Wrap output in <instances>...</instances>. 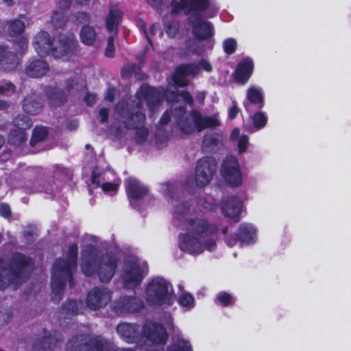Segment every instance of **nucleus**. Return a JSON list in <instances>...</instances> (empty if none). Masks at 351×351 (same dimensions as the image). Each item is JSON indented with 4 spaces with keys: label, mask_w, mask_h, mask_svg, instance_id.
Returning a JSON list of instances; mask_svg holds the SVG:
<instances>
[{
    "label": "nucleus",
    "mask_w": 351,
    "mask_h": 351,
    "mask_svg": "<svg viewBox=\"0 0 351 351\" xmlns=\"http://www.w3.org/2000/svg\"><path fill=\"white\" fill-rule=\"evenodd\" d=\"M13 122L14 126L22 131L29 129L32 126L31 119L25 115H19Z\"/></svg>",
    "instance_id": "a19ab883"
},
{
    "label": "nucleus",
    "mask_w": 351,
    "mask_h": 351,
    "mask_svg": "<svg viewBox=\"0 0 351 351\" xmlns=\"http://www.w3.org/2000/svg\"><path fill=\"white\" fill-rule=\"evenodd\" d=\"M217 141L212 134H207L204 138L203 145L204 147H212Z\"/></svg>",
    "instance_id": "3c124183"
},
{
    "label": "nucleus",
    "mask_w": 351,
    "mask_h": 351,
    "mask_svg": "<svg viewBox=\"0 0 351 351\" xmlns=\"http://www.w3.org/2000/svg\"><path fill=\"white\" fill-rule=\"evenodd\" d=\"M178 301L179 304L183 307L188 308L189 309L194 307V304H195L194 298L191 294H190L187 292L182 293L179 296Z\"/></svg>",
    "instance_id": "79ce46f5"
},
{
    "label": "nucleus",
    "mask_w": 351,
    "mask_h": 351,
    "mask_svg": "<svg viewBox=\"0 0 351 351\" xmlns=\"http://www.w3.org/2000/svg\"><path fill=\"white\" fill-rule=\"evenodd\" d=\"M19 64L17 56L8 47L0 46V66L5 71H12Z\"/></svg>",
    "instance_id": "b1692460"
},
{
    "label": "nucleus",
    "mask_w": 351,
    "mask_h": 351,
    "mask_svg": "<svg viewBox=\"0 0 351 351\" xmlns=\"http://www.w3.org/2000/svg\"><path fill=\"white\" fill-rule=\"evenodd\" d=\"M217 162L212 157H204L197 162L195 181L199 187L207 185L216 171Z\"/></svg>",
    "instance_id": "9d476101"
},
{
    "label": "nucleus",
    "mask_w": 351,
    "mask_h": 351,
    "mask_svg": "<svg viewBox=\"0 0 351 351\" xmlns=\"http://www.w3.org/2000/svg\"><path fill=\"white\" fill-rule=\"evenodd\" d=\"M159 31H160L159 24L155 23V24L152 25L150 29H149V33L151 35L154 36L156 34V33L157 32H159Z\"/></svg>",
    "instance_id": "052dcab7"
},
{
    "label": "nucleus",
    "mask_w": 351,
    "mask_h": 351,
    "mask_svg": "<svg viewBox=\"0 0 351 351\" xmlns=\"http://www.w3.org/2000/svg\"><path fill=\"white\" fill-rule=\"evenodd\" d=\"M104 178L95 170L93 171L92 184L96 186H101L105 192L114 191L117 189L118 185L111 182H104Z\"/></svg>",
    "instance_id": "473e14b6"
},
{
    "label": "nucleus",
    "mask_w": 351,
    "mask_h": 351,
    "mask_svg": "<svg viewBox=\"0 0 351 351\" xmlns=\"http://www.w3.org/2000/svg\"><path fill=\"white\" fill-rule=\"evenodd\" d=\"M241 206V200L232 196L224 199L221 205V211L226 217L235 219L239 215Z\"/></svg>",
    "instance_id": "5701e85b"
},
{
    "label": "nucleus",
    "mask_w": 351,
    "mask_h": 351,
    "mask_svg": "<svg viewBox=\"0 0 351 351\" xmlns=\"http://www.w3.org/2000/svg\"><path fill=\"white\" fill-rule=\"evenodd\" d=\"M199 68L197 64H186L180 66L173 75V81L177 86H185L188 84L186 77L195 76L199 73Z\"/></svg>",
    "instance_id": "6ab92c4d"
},
{
    "label": "nucleus",
    "mask_w": 351,
    "mask_h": 351,
    "mask_svg": "<svg viewBox=\"0 0 351 351\" xmlns=\"http://www.w3.org/2000/svg\"><path fill=\"white\" fill-rule=\"evenodd\" d=\"M62 337L53 332V334L44 331V335L32 346V351H57L60 348Z\"/></svg>",
    "instance_id": "dca6fc26"
},
{
    "label": "nucleus",
    "mask_w": 351,
    "mask_h": 351,
    "mask_svg": "<svg viewBox=\"0 0 351 351\" xmlns=\"http://www.w3.org/2000/svg\"><path fill=\"white\" fill-rule=\"evenodd\" d=\"M16 91V86L8 81H0V95L10 96Z\"/></svg>",
    "instance_id": "37998d69"
},
{
    "label": "nucleus",
    "mask_w": 351,
    "mask_h": 351,
    "mask_svg": "<svg viewBox=\"0 0 351 351\" xmlns=\"http://www.w3.org/2000/svg\"><path fill=\"white\" fill-rule=\"evenodd\" d=\"M232 300L231 295L226 292L219 293L217 295L219 302L225 306L230 305Z\"/></svg>",
    "instance_id": "de8ad7c7"
},
{
    "label": "nucleus",
    "mask_w": 351,
    "mask_h": 351,
    "mask_svg": "<svg viewBox=\"0 0 351 351\" xmlns=\"http://www.w3.org/2000/svg\"><path fill=\"white\" fill-rule=\"evenodd\" d=\"M42 107L41 98L34 93L27 96L23 104L24 111L29 114H36L40 111Z\"/></svg>",
    "instance_id": "bb28decb"
},
{
    "label": "nucleus",
    "mask_w": 351,
    "mask_h": 351,
    "mask_svg": "<svg viewBox=\"0 0 351 351\" xmlns=\"http://www.w3.org/2000/svg\"><path fill=\"white\" fill-rule=\"evenodd\" d=\"M3 2L8 6H11L14 3V0H3Z\"/></svg>",
    "instance_id": "774afa93"
},
{
    "label": "nucleus",
    "mask_w": 351,
    "mask_h": 351,
    "mask_svg": "<svg viewBox=\"0 0 351 351\" xmlns=\"http://www.w3.org/2000/svg\"><path fill=\"white\" fill-rule=\"evenodd\" d=\"M11 215V210L9 205L6 204H0V215L3 217H9Z\"/></svg>",
    "instance_id": "603ef678"
},
{
    "label": "nucleus",
    "mask_w": 351,
    "mask_h": 351,
    "mask_svg": "<svg viewBox=\"0 0 351 351\" xmlns=\"http://www.w3.org/2000/svg\"><path fill=\"white\" fill-rule=\"evenodd\" d=\"M99 116L100 118V121L101 123L106 122L108 121V110L104 108H101L99 110Z\"/></svg>",
    "instance_id": "6e6d98bb"
},
{
    "label": "nucleus",
    "mask_w": 351,
    "mask_h": 351,
    "mask_svg": "<svg viewBox=\"0 0 351 351\" xmlns=\"http://www.w3.org/2000/svg\"><path fill=\"white\" fill-rule=\"evenodd\" d=\"M32 44L36 52L40 56H46L51 54L53 40L47 32L44 31L38 32L34 36Z\"/></svg>",
    "instance_id": "aec40b11"
},
{
    "label": "nucleus",
    "mask_w": 351,
    "mask_h": 351,
    "mask_svg": "<svg viewBox=\"0 0 351 351\" xmlns=\"http://www.w3.org/2000/svg\"><path fill=\"white\" fill-rule=\"evenodd\" d=\"M96 337H90L86 332H77L68 340L66 351H90L91 341Z\"/></svg>",
    "instance_id": "f3484780"
},
{
    "label": "nucleus",
    "mask_w": 351,
    "mask_h": 351,
    "mask_svg": "<svg viewBox=\"0 0 351 351\" xmlns=\"http://www.w3.org/2000/svg\"><path fill=\"white\" fill-rule=\"evenodd\" d=\"M82 258V272L86 276L97 274L102 282H108L112 279L117 267V259L115 256L111 254L100 256L93 245L86 246L83 249Z\"/></svg>",
    "instance_id": "7ed1b4c3"
},
{
    "label": "nucleus",
    "mask_w": 351,
    "mask_h": 351,
    "mask_svg": "<svg viewBox=\"0 0 351 351\" xmlns=\"http://www.w3.org/2000/svg\"><path fill=\"white\" fill-rule=\"evenodd\" d=\"M115 53L114 49V36H111L108 38L107 45L105 49L104 54L106 57L112 58Z\"/></svg>",
    "instance_id": "49530a36"
},
{
    "label": "nucleus",
    "mask_w": 351,
    "mask_h": 351,
    "mask_svg": "<svg viewBox=\"0 0 351 351\" xmlns=\"http://www.w3.org/2000/svg\"><path fill=\"white\" fill-rule=\"evenodd\" d=\"M147 273L148 265L145 261L138 258H130L123 263L120 277L125 289H133L141 284Z\"/></svg>",
    "instance_id": "0eeeda50"
},
{
    "label": "nucleus",
    "mask_w": 351,
    "mask_h": 351,
    "mask_svg": "<svg viewBox=\"0 0 351 351\" xmlns=\"http://www.w3.org/2000/svg\"><path fill=\"white\" fill-rule=\"evenodd\" d=\"M49 71L48 63L42 59H36L29 61L25 69L26 74L34 78H38L45 75Z\"/></svg>",
    "instance_id": "4be33fe9"
},
{
    "label": "nucleus",
    "mask_w": 351,
    "mask_h": 351,
    "mask_svg": "<svg viewBox=\"0 0 351 351\" xmlns=\"http://www.w3.org/2000/svg\"><path fill=\"white\" fill-rule=\"evenodd\" d=\"M47 136V130L45 127H36L33 130L30 143L32 146L37 143L43 141Z\"/></svg>",
    "instance_id": "ea45409f"
},
{
    "label": "nucleus",
    "mask_w": 351,
    "mask_h": 351,
    "mask_svg": "<svg viewBox=\"0 0 351 351\" xmlns=\"http://www.w3.org/2000/svg\"><path fill=\"white\" fill-rule=\"evenodd\" d=\"M84 87V82L81 81L80 82H77L76 78L69 80L66 82V91L69 93H72L74 90H82Z\"/></svg>",
    "instance_id": "c03bdc74"
},
{
    "label": "nucleus",
    "mask_w": 351,
    "mask_h": 351,
    "mask_svg": "<svg viewBox=\"0 0 351 351\" xmlns=\"http://www.w3.org/2000/svg\"><path fill=\"white\" fill-rule=\"evenodd\" d=\"M230 139L237 142L239 154H243L247 149L248 145V136L245 134H240V130L234 128L231 133Z\"/></svg>",
    "instance_id": "c9c22d12"
},
{
    "label": "nucleus",
    "mask_w": 351,
    "mask_h": 351,
    "mask_svg": "<svg viewBox=\"0 0 351 351\" xmlns=\"http://www.w3.org/2000/svg\"><path fill=\"white\" fill-rule=\"evenodd\" d=\"M253 69L252 60L249 58L243 59L237 66L235 72L236 80L241 83H246L253 72Z\"/></svg>",
    "instance_id": "393cba45"
},
{
    "label": "nucleus",
    "mask_w": 351,
    "mask_h": 351,
    "mask_svg": "<svg viewBox=\"0 0 351 351\" xmlns=\"http://www.w3.org/2000/svg\"><path fill=\"white\" fill-rule=\"evenodd\" d=\"M171 102V108L167 110L159 121V130L169 123L172 117L175 119L180 131L184 134H191L195 130L201 132L208 128H216L219 121L216 117H204L198 111L193 110L186 113L185 104H192L193 97L185 91L175 93L162 87L154 88L147 85L141 86L135 98L125 104L124 101L119 104L115 109L119 121L123 128H120L117 135H121L125 130H134L137 143L145 142L149 135V130L145 126V116L141 112L143 102L145 101L151 115L158 111L163 99Z\"/></svg>",
    "instance_id": "f257e3e1"
},
{
    "label": "nucleus",
    "mask_w": 351,
    "mask_h": 351,
    "mask_svg": "<svg viewBox=\"0 0 351 351\" xmlns=\"http://www.w3.org/2000/svg\"><path fill=\"white\" fill-rule=\"evenodd\" d=\"M26 140V134L24 131L16 129L12 130L9 135V142L14 145H20Z\"/></svg>",
    "instance_id": "58836bf2"
},
{
    "label": "nucleus",
    "mask_w": 351,
    "mask_h": 351,
    "mask_svg": "<svg viewBox=\"0 0 351 351\" xmlns=\"http://www.w3.org/2000/svg\"><path fill=\"white\" fill-rule=\"evenodd\" d=\"M76 45L74 35H60L53 39L51 55L56 59L67 58L73 54Z\"/></svg>",
    "instance_id": "1a4fd4ad"
},
{
    "label": "nucleus",
    "mask_w": 351,
    "mask_h": 351,
    "mask_svg": "<svg viewBox=\"0 0 351 351\" xmlns=\"http://www.w3.org/2000/svg\"><path fill=\"white\" fill-rule=\"evenodd\" d=\"M247 98L251 104H258L259 108L264 105L263 90L261 88L251 86L247 90Z\"/></svg>",
    "instance_id": "72a5a7b5"
},
{
    "label": "nucleus",
    "mask_w": 351,
    "mask_h": 351,
    "mask_svg": "<svg viewBox=\"0 0 351 351\" xmlns=\"http://www.w3.org/2000/svg\"><path fill=\"white\" fill-rule=\"evenodd\" d=\"M115 90L113 88H108L105 94V99L112 102L114 100Z\"/></svg>",
    "instance_id": "4d7b16f0"
},
{
    "label": "nucleus",
    "mask_w": 351,
    "mask_h": 351,
    "mask_svg": "<svg viewBox=\"0 0 351 351\" xmlns=\"http://www.w3.org/2000/svg\"><path fill=\"white\" fill-rule=\"evenodd\" d=\"M199 68L201 67L202 69L205 70L207 72H210L212 71V66L210 63L206 60H202L199 63Z\"/></svg>",
    "instance_id": "864d4df0"
},
{
    "label": "nucleus",
    "mask_w": 351,
    "mask_h": 351,
    "mask_svg": "<svg viewBox=\"0 0 351 351\" xmlns=\"http://www.w3.org/2000/svg\"><path fill=\"white\" fill-rule=\"evenodd\" d=\"M165 31L170 37H175L178 31V24L176 22L165 24Z\"/></svg>",
    "instance_id": "09e8293b"
},
{
    "label": "nucleus",
    "mask_w": 351,
    "mask_h": 351,
    "mask_svg": "<svg viewBox=\"0 0 351 351\" xmlns=\"http://www.w3.org/2000/svg\"><path fill=\"white\" fill-rule=\"evenodd\" d=\"M8 107V104L3 100L0 99V110H4Z\"/></svg>",
    "instance_id": "69168bd1"
},
{
    "label": "nucleus",
    "mask_w": 351,
    "mask_h": 351,
    "mask_svg": "<svg viewBox=\"0 0 351 351\" xmlns=\"http://www.w3.org/2000/svg\"><path fill=\"white\" fill-rule=\"evenodd\" d=\"M192 25V32L195 38L203 40H212L213 27L210 22L203 21L201 16L193 14L189 19Z\"/></svg>",
    "instance_id": "f8f14e48"
},
{
    "label": "nucleus",
    "mask_w": 351,
    "mask_h": 351,
    "mask_svg": "<svg viewBox=\"0 0 351 351\" xmlns=\"http://www.w3.org/2000/svg\"><path fill=\"white\" fill-rule=\"evenodd\" d=\"M32 260L21 254H15L7 267L4 261L0 258V289L10 285L16 287L23 279L25 271L30 267Z\"/></svg>",
    "instance_id": "423d86ee"
},
{
    "label": "nucleus",
    "mask_w": 351,
    "mask_h": 351,
    "mask_svg": "<svg viewBox=\"0 0 351 351\" xmlns=\"http://www.w3.org/2000/svg\"><path fill=\"white\" fill-rule=\"evenodd\" d=\"M238 112H239V109H238V107L237 106V104H236L235 101H233L232 102V107L230 108V109L229 110V112H228L229 117L230 119L235 118L236 116L238 114Z\"/></svg>",
    "instance_id": "5fc2aeb1"
},
{
    "label": "nucleus",
    "mask_w": 351,
    "mask_h": 351,
    "mask_svg": "<svg viewBox=\"0 0 351 351\" xmlns=\"http://www.w3.org/2000/svg\"><path fill=\"white\" fill-rule=\"evenodd\" d=\"M256 236V230L252 224L243 223L240 226L237 237L243 243L254 242Z\"/></svg>",
    "instance_id": "cd10ccee"
},
{
    "label": "nucleus",
    "mask_w": 351,
    "mask_h": 351,
    "mask_svg": "<svg viewBox=\"0 0 351 351\" xmlns=\"http://www.w3.org/2000/svg\"><path fill=\"white\" fill-rule=\"evenodd\" d=\"M189 210L187 203L176 205L173 218L176 226H183L186 233L179 236V247L189 254L196 255L205 250L215 249L217 227L209 223L202 217L189 218Z\"/></svg>",
    "instance_id": "f03ea898"
},
{
    "label": "nucleus",
    "mask_w": 351,
    "mask_h": 351,
    "mask_svg": "<svg viewBox=\"0 0 351 351\" xmlns=\"http://www.w3.org/2000/svg\"><path fill=\"white\" fill-rule=\"evenodd\" d=\"M85 101L88 105H92L95 101V95L93 94H87Z\"/></svg>",
    "instance_id": "bf43d9fd"
},
{
    "label": "nucleus",
    "mask_w": 351,
    "mask_h": 351,
    "mask_svg": "<svg viewBox=\"0 0 351 351\" xmlns=\"http://www.w3.org/2000/svg\"><path fill=\"white\" fill-rule=\"evenodd\" d=\"M77 245L71 244L68 249L66 258L57 259L53 265L51 276L52 300L59 302L62 297L66 281L73 285L72 275L77 267Z\"/></svg>",
    "instance_id": "20e7f679"
},
{
    "label": "nucleus",
    "mask_w": 351,
    "mask_h": 351,
    "mask_svg": "<svg viewBox=\"0 0 351 351\" xmlns=\"http://www.w3.org/2000/svg\"><path fill=\"white\" fill-rule=\"evenodd\" d=\"M82 43L86 45H93L97 38L95 29L89 25L83 26L80 33Z\"/></svg>",
    "instance_id": "f704fd0d"
},
{
    "label": "nucleus",
    "mask_w": 351,
    "mask_h": 351,
    "mask_svg": "<svg viewBox=\"0 0 351 351\" xmlns=\"http://www.w3.org/2000/svg\"><path fill=\"white\" fill-rule=\"evenodd\" d=\"M59 3L60 10L55 11L51 17V23L55 28H60L65 25L66 21L65 9L69 8L71 0H61Z\"/></svg>",
    "instance_id": "c85d7f7f"
},
{
    "label": "nucleus",
    "mask_w": 351,
    "mask_h": 351,
    "mask_svg": "<svg viewBox=\"0 0 351 351\" xmlns=\"http://www.w3.org/2000/svg\"><path fill=\"white\" fill-rule=\"evenodd\" d=\"M112 293L107 287H99L91 289L86 295V306L93 311L106 307L112 300Z\"/></svg>",
    "instance_id": "9b49d317"
},
{
    "label": "nucleus",
    "mask_w": 351,
    "mask_h": 351,
    "mask_svg": "<svg viewBox=\"0 0 351 351\" xmlns=\"http://www.w3.org/2000/svg\"><path fill=\"white\" fill-rule=\"evenodd\" d=\"M174 191V186L169 183H165L161 185L160 191L165 195H170Z\"/></svg>",
    "instance_id": "8fccbe9b"
},
{
    "label": "nucleus",
    "mask_w": 351,
    "mask_h": 351,
    "mask_svg": "<svg viewBox=\"0 0 351 351\" xmlns=\"http://www.w3.org/2000/svg\"><path fill=\"white\" fill-rule=\"evenodd\" d=\"M8 32L10 35L20 36L14 41L15 49L18 53L23 54L27 48V39L24 36H21L25 30V23L23 21L16 19L7 22Z\"/></svg>",
    "instance_id": "2eb2a0df"
},
{
    "label": "nucleus",
    "mask_w": 351,
    "mask_h": 351,
    "mask_svg": "<svg viewBox=\"0 0 351 351\" xmlns=\"http://www.w3.org/2000/svg\"><path fill=\"white\" fill-rule=\"evenodd\" d=\"M252 121L256 130L263 128L267 123V116L263 112H257L251 117Z\"/></svg>",
    "instance_id": "4c0bfd02"
},
{
    "label": "nucleus",
    "mask_w": 351,
    "mask_h": 351,
    "mask_svg": "<svg viewBox=\"0 0 351 351\" xmlns=\"http://www.w3.org/2000/svg\"><path fill=\"white\" fill-rule=\"evenodd\" d=\"M127 69L130 73H134L136 75L138 68L134 64H130L128 66Z\"/></svg>",
    "instance_id": "e2e57ef3"
},
{
    "label": "nucleus",
    "mask_w": 351,
    "mask_h": 351,
    "mask_svg": "<svg viewBox=\"0 0 351 351\" xmlns=\"http://www.w3.org/2000/svg\"><path fill=\"white\" fill-rule=\"evenodd\" d=\"M78 126V123L77 121H72L67 123V128L69 130H73L76 129Z\"/></svg>",
    "instance_id": "680f3d73"
},
{
    "label": "nucleus",
    "mask_w": 351,
    "mask_h": 351,
    "mask_svg": "<svg viewBox=\"0 0 351 351\" xmlns=\"http://www.w3.org/2000/svg\"><path fill=\"white\" fill-rule=\"evenodd\" d=\"M125 189L131 204L134 200L145 197L149 192L146 186L134 178H130L125 180Z\"/></svg>",
    "instance_id": "412c9836"
},
{
    "label": "nucleus",
    "mask_w": 351,
    "mask_h": 351,
    "mask_svg": "<svg viewBox=\"0 0 351 351\" xmlns=\"http://www.w3.org/2000/svg\"><path fill=\"white\" fill-rule=\"evenodd\" d=\"M49 103L53 106L62 104L66 100V95L63 91L56 87H49L46 91Z\"/></svg>",
    "instance_id": "7c9ffc66"
},
{
    "label": "nucleus",
    "mask_w": 351,
    "mask_h": 351,
    "mask_svg": "<svg viewBox=\"0 0 351 351\" xmlns=\"http://www.w3.org/2000/svg\"><path fill=\"white\" fill-rule=\"evenodd\" d=\"M113 351H135L132 348H117L115 345H114V350Z\"/></svg>",
    "instance_id": "338daca9"
},
{
    "label": "nucleus",
    "mask_w": 351,
    "mask_h": 351,
    "mask_svg": "<svg viewBox=\"0 0 351 351\" xmlns=\"http://www.w3.org/2000/svg\"><path fill=\"white\" fill-rule=\"evenodd\" d=\"M172 12L178 14L184 12L189 14L195 11H204L208 5V0H173L171 1Z\"/></svg>",
    "instance_id": "4468645a"
},
{
    "label": "nucleus",
    "mask_w": 351,
    "mask_h": 351,
    "mask_svg": "<svg viewBox=\"0 0 351 351\" xmlns=\"http://www.w3.org/2000/svg\"><path fill=\"white\" fill-rule=\"evenodd\" d=\"M221 175L224 180L232 186L242 184L243 175L238 160L232 156H227L221 167Z\"/></svg>",
    "instance_id": "6e6552de"
},
{
    "label": "nucleus",
    "mask_w": 351,
    "mask_h": 351,
    "mask_svg": "<svg viewBox=\"0 0 351 351\" xmlns=\"http://www.w3.org/2000/svg\"><path fill=\"white\" fill-rule=\"evenodd\" d=\"M144 307L143 301L134 296L121 297L114 303V308L117 313H134Z\"/></svg>",
    "instance_id": "a211bd4d"
},
{
    "label": "nucleus",
    "mask_w": 351,
    "mask_h": 351,
    "mask_svg": "<svg viewBox=\"0 0 351 351\" xmlns=\"http://www.w3.org/2000/svg\"><path fill=\"white\" fill-rule=\"evenodd\" d=\"M121 19V13L119 10H110L106 18V27L109 31L112 32L119 25Z\"/></svg>",
    "instance_id": "e433bc0d"
},
{
    "label": "nucleus",
    "mask_w": 351,
    "mask_h": 351,
    "mask_svg": "<svg viewBox=\"0 0 351 351\" xmlns=\"http://www.w3.org/2000/svg\"><path fill=\"white\" fill-rule=\"evenodd\" d=\"M83 302L80 301L68 300L64 304L61 316L64 318H69L71 316L77 315L82 308Z\"/></svg>",
    "instance_id": "c756f323"
},
{
    "label": "nucleus",
    "mask_w": 351,
    "mask_h": 351,
    "mask_svg": "<svg viewBox=\"0 0 351 351\" xmlns=\"http://www.w3.org/2000/svg\"><path fill=\"white\" fill-rule=\"evenodd\" d=\"M145 300L152 306H171L176 297L172 284L162 277H154L150 279L145 288Z\"/></svg>",
    "instance_id": "39448f33"
},
{
    "label": "nucleus",
    "mask_w": 351,
    "mask_h": 351,
    "mask_svg": "<svg viewBox=\"0 0 351 351\" xmlns=\"http://www.w3.org/2000/svg\"><path fill=\"white\" fill-rule=\"evenodd\" d=\"M117 332L121 339L129 343L141 346L142 327L129 323H121L117 326Z\"/></svg>",
    "instance_id": "ddd939ff"
},
{
    "label": "nucleus",
    "mask_w": 351,
    "mask_h": 351,
    "mask_svg": "<svg viewBox=\"0 0 351 351\" xmlns=\"http://www.w3.org/2000/svg\"><path fill=\"white\" fill-rule=\"evenodd\" d=\"M76 17H77V21L79 22V23H85L86 21H88L89 19V17L87 15L86 13L85 12H80L78 13L77 15H76Z\"/></svg>",
    "instance_id": "13d9d810"
},
{
    "label": "nucleus",
    "mask_w": 351,
    "mask_h": 351,
    "mask_svg": "<svg viewBox=\"0 0 351 351\" xmlns=\"http://www.w3.org/2000/svg\"><path fill=\"white\" fill-rule=\"evenodd\" d=\"M237 47V40L232 38L226 39L223 42V48L227 54L233 53Z\"/></svg>",
    "instance_id": "a18cd8bd"
},
{
    "label": "nucleus",
    "mask_w": 351,
    "mask_h": 351,
    "mask_svg": "<svg viewBox=\"0 0 351 351\" xmlns=\"http://www.w3.org/2000/svg\"><path fill=\"white\" fill-rule=\"evenodd\" d=\"M114 350V344L102 337H96L91 341L90 351H113Z\"/></svg>",
    "instance_id": "2f4dec72"
},
{
    "label": "nucleus",
    "mask_w": 351,
    "mask_h": 351,
    "mask_svg": "<svg viewBox=\"0 0 351 351\" xmlns=\"http://www.w3.org/2000/svg\"><path fill=\"white\" fill-rule=\"evenodd\" d=\"M147 2L154 7H158L160 5L162 0H147Z\"/></svg>",
    "instance_id": "0e129e2a"
},
{
    "label": "nucleus",
    "mask_w": 351,
    "mask_h": 351,
    "mask_svg": "<svg viewBox=\"0 0 351 351\" xmlns=\"http://www.w3.org/2000/svg\"><path fill=\"white\" fill-rule=\"evenodd\" d=\"M214 43L213 40L195 38L187 42L186 49L189 53L202 55L207 49H212L213 48Z\"/></svg>",
    "instance_id": "a878e982"
}]
</instances>
